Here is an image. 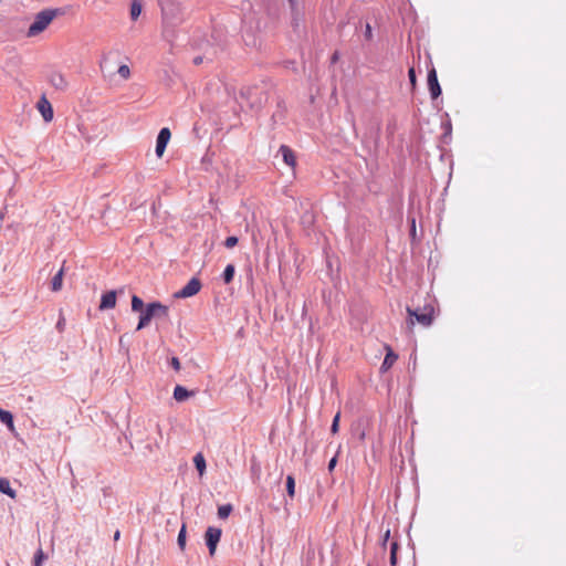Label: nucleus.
Returning <instances> with one entry per match:
<instances>
[{"label":"nucleus","mask_w":566,"mask_h":566,"mask_svg":"<svg viewBox=\"0 0 566 566\" xmlns=\"http://www.w3.org/2000/svg\"><path fill=\"white\" fill-rule=\"evenodd\" d=\"M163 19L167 24L176 25L182 20L181 4L177 0H158Z\"/></svg>","instance_id":"1"},{"label":"nucleus","mask_w":566,"mask_h":566,"mask_svg":"<svg viewBox=\"0 0 566 566\" xmlns=\"http://www.w3.org/2000/svg\"><path fill=\"white\" fill-rule=\"evenodd\" d=\"M56 10L45 9L35 14L34 21L30 24L28 29L29 36H35L42 31H44L51 21L55 18Z\"/></svg>","instance_id":"2"},{"label":"nucleus","mask_w":566,"mask_h":566,"mask_svg":"<svg viewBox=\"0 0 566 566\" xmlns=\"http://www.w3.org/2000/svg\"><path fill=\"white\" fill-rule=\"evenodd\" d=\"M163 311L165 310V305L158 301L148 303L144 310L140 312L138 324L136 329L140 331L145 328L153 318H156L155 311Z\"/></svg>","instance_id":"3"},{"label":"nucleus","mask_w":566,"mask_h":566,"mask_svg":"<svg viewBox=\"0 0 566 566\" xmlns=\"http://www.w3.org/2000/svg\"><path fill=\"white\" fill-rule=\"evenodd\" d=\"M407 312L410 316V324L413 325L412 317L416 318V321L423 325L429 326L432 323L433 319V307L428 305L423 307L422 312H419L418 310H412L410 307H407Z\"/></svg>","instance_id":"4"},{"label":"nucleus","mask_w":566,"mask_h":566,"mask_svg":"<svg viewBox=\"0 0 566 566\" xmlns=\"http://www.w3.org/2000/svg\"><path fill=\"white\" fill-rule=\"evenodd\" d=\"M201 282L198 277H191L188 283L175 293L176 298H188L196 295L201 290Z\"/></svg>","instance_id":"5"},{"label":"nucleus","mask_w":566,"mask_h":566,"mask_svg":"<svg viewBox=\"0 0 566 566\" xmlns=\"http://www.w3.org/2000/svg\"><path fill=\"white\" fill-rule=\"evenodd\" d=\"M221 530L218 527L209 526L205 534L206 545L209 549V554L212 556L216 553L217 545L221 538Z\"/></svg>","instance_id":"6"},{"label":"nucleus","mask_w":566,"mask_h":566,"mask_svg":"<svg viewBox=\"0 0 566 566\" xmlns=\"http://www.w3.org/2000/svg\"><path fill=\"white\" fill-rule=\"evenodd\" d=\"M427 83H428V90H429L431 98L432 99L438 98L442 94V90L439 84L437 71L434 67H431L428 71Z\"/></svg>","instance_id":"7"},{"label":"nucleus","mask_w":566,"mask_h":566,"mask_svg":"<svg viewBox=\"0 0 566 566\" xmlns=\"http://www.w3.org/2000/svg\"><path fill=\"white\" fill-rule=\"evenodd\" d=\"M171 133L168 127H163L156 138L155 153L157 157H161L166 150V147L170 140Z\"/></svg>","instance_id":"8"},{"label":"nucleus","mask_w":566,"mask_h":566,"mask_svg":"<svg viewBox=\"0 0 566 566\" xmlns=\"http://www.w3.org/2000/svg\"><path fill=\"white\" fill-rule=\"evenodd\" d=\"M116 300H117V292L115 290L107 291L102 294L98 308L101 311L114 308L116 305Z\"/></svg>","instance_id":"9"},{"label":"nucleus","mask_w":566,"mask_h":566,"mask_svg":"<svg viewBox=\"0 0 566 566\" xmlns=\"http://www.w3.org/2000/svg\"><path fill=\"white\" fill-rule=\"evenodd\" d=\"M38 109L41 113L44 122H51L53 119V108L51 103L46 99L45 96H42L38 102Z\"/></svg>","instance_id":"10"},{"label":"nucleus","mask_w":566,"mask_h":566,"mask_svg":"<svg viewBox=\"0 0 566 566\" xmlns=\"http://www.w3.org/2000/svg\"><path fill=\"white\" fill-rule=\"evenodd\" d=\"M279 153L282 155L283 161L287 166L294 167L296 165L295 154L291 147H289L286 145H281Z\"/></svg>","instance_id":"11"},{"label":"nucleus","mask_w":566,"mask_h":566,"mask_svg":"<svg viewBox=\"0 0 566 566\" xmlns=\"http://www.w3.org/2000/svg\"><path fill=\"white\" fill-rule=\"evenodd\" d=\"M397 359H398V355L390 347H387L386 356L380 365V371L381 373L388 371L392 367V365L396 363Z\"/></svg>","instance_id":"12"},{"label":"nucleus","mask_w":566,"mask_h":566,"mask_svg":"<svg viewBox=\"0 0 566 566\" xmlns=\"http://www.w3.org/2000/svg\"><path fill=\"white\" fill-rule=\"evenodd\" d=\"M49 81L56 90L65 91L67 87V82L60 72H52L49 76Z\"/></svg>","instance_id":"13"},{"label":"nucleus","mask_w":566,"mask_h":566,"mask_svg":"<svg viewBox=\"0 0 566 566\" xmlns=\"http://www.w3.org/2000/svg\"><path fill=\"white\" fill-rule=\"evenodd\" d=\"M193 392L189 391L186 387L177 385L174 389V399L178 402L187 400Z\"/></svg>","instance_id":"14"},{"label":"nucleus","mask_w":566,"mask_h":566,"mask_svg":"<svg viewBox=\"0 0 566 566\" xmlns=\"http://www.w3.org/2000/svg\"><path fill=\"white\" fill-rule=\"evenodd\" d=\"M0 493L14 499L17 496V492L11 488L10 481L6 478H0Z\"/></svg>","instance_id":"15"},{"label":"nucleus","mask_w":566,"mask_h":566,"mask_svg":"<svg viewBox=\"0 0 566 566\" xmlns=\"http://www.w3.org/2000/svg\"><path fill=\"white\" fill-rule=\"evenodd\" d=\"M193 464H195L197 471L199 472V474L202 475L207 468L206 460H205V457L202 455V453H197L193 457Z\"/></svg>","instance_id":"16"},{"label":"nucleus","mask_w":566,"mask_h":566,"mask_svg":"<svg viewBox=\"0 0 566 566\" xmlns=\"http://www.w3.org/2000/svg\"><path fill=\"white\" fill-rule=\"evenodd\" d=\"M63 282V269H60L56 274L52 277L51 286L52 291H60Z\"/></svg>","instance_id":"17"},{"label":"nucleus","mask_w":566,"mask_h":566,"mask_svg":"<svg viewBox=\"0 0 566 566\" xmlns=\"http://www.w3.org/2000/svg\"><path fill=\"white\" fill-rule=\"evenodd\" d=\"M142 10H143L142 2L138 1V0H133L132 4H130V18H132V20H134V21L137 20L138 17L142 13Z\"/></svg>","instance_id":"18"},{"label":"nucleus","mask_w":566,"mask_h":566,"mask_svg":"<svg viewBox=\"0 0 566 566\" xmlns=\"http://www.w3.org/2000/svg\"><path fill=\"white\" fill-rule=\"evenodd\" d=\"M234 273H235V268L233 264H228L224 270H223V273H222V280L226 284H229L233 277H234Z\"/></svg>","instance_id":"19"},{"label":"nucleus","mask_w":566,"mask_h":566,"mask_svg":"<svg viewBox=\"0 0 566 566\" xmlns=\"http://www.w3.org/2000/svg\"><path fill=\"white\" fill-rule=\"evenodd\" d=\"M0 421L11 429L13 428V415L10 411L0 409Z\"/></svg>","instance_id":"20"},{"label":"nucleus","mask_w":566,"mask_h":566,"mask_svg":"<svg viewBox=\"0 0 566 566\" xmlns=\"http://www.w3.org/2000/svg\"><path fill=\"white\" fill-rule=\"evenodd\" d=\"M233 507L231 504H223L218 507V517L221 520L228 518Z\"/></svg>","instance_id":"21"},{"label":"nucleus","mask_w":566,"mask_h":566,"mask_svg":"<svg viewBox=\"0 0 566 566\" xmlns=\"http://www.w3.org/2000/svg\"><path fill=\"white\" fill-rule=\"evenodd\" d=\"M145 307L144 301L138 295L132 296V311L142 312Z\"/></svg>","instance_id":"22"},{"label":"nucleus","mask_w":566,"mask_h":566,"mask_svg":"<svg viewBox=\"0 0 566 566\" xmlns=\"http://www.w3.org/2000/svg\"><path fill=\"white\" fill-rule=\"evenodd\" d=\"M286 492H287V495L293 499L294 495H295V479L293 475H287L286 476Z\"/></svg>","instance_id":"23"},{"label":"nucleus","mask_w":566,"mask_h":566,"mask_svg":"<svg viewBox=\"0 0 566 566\" xmlns=\"http://www.w3.org/2000/svg\"><path fill=\"white\" fill-rule=\"evenodd\" d=\"M186 534H187L186 524H182L179 530L178 537H177V544L181 551H184L186 547Z\"/></svg>","instance_id":"24"},{"label":"nucleus","mask_w":566,"mask_h":566,"mask_svg":"<svg viewBox=\"0 0 566 566\" xmlns=\"http://www.w3.org/2000/svg\"><path fill=\"white\" fill-rule=\"evenodd\" d=\"M399 549V544L397 541H392L390 543V565L396 566L397 565V552Z\"/></svg>","instance_id":"25"},{"label":"nucleus","mask_w":566,"mask_h":566,"mask_svg":"<svg viewBox=\"0 0 566 566\" xmlns=\"http://www.w3.org/2000/svg\"><path fill=\"white\" fill-rule=\"evenodd\" d=\"M45 559V555L41 548H39L33 557V566H42L43 562Z\"/></svg>","instance_id":"26"},{"label":"nucleus","mask_w":566,"mask_h":566,"mask_svg":"<svg viewBox=\"0 0 566 566\" xmlns=\"http://www.w3.org/2000/svg\"><path fill=\"white\" fill-rule=\"evenodd\" d=\"M339 419H340V415L339 412L336 413L333 418V421H332V426H331V431L332 433H337L338 432V429H339Z\"/></svg>","instance_id":"27"},{"label":"nucleus","mask_w":566,"mask_h":566,"mask_svg":"<svg viewBox=\"0 0 566 566\" xmlns=\"http://www.w3.org/2000/svg\"><path fill=\"white\" fill-rule=\"evenodd\" d=\"M238 242H239L238 237L231 235L226 239L224 247L228 249H231V248H234L238 244Z\"/></svg>","instance_id":"28"},{"label":"nucleus","mask_w":566,"mask_h":566,"mask_svg":"<svg viewBox=\"0 0 566 566\" xmlns=\"http://www.w3.org/2000/svg\"><path fill=\"white\" fill-rule=\"evenodd\" d=\"M117 73H118L123 78H125V80H126V78H128V77H129V75H130V70H129L128 65L123 64V65H120V66L118 67Z\"/></svg>","instance_id":"29"},{"label":"nucleus","mask_w":566,"mask_h":566,"mask_svg":"<svg viewBox=\"0 0 566 566\" xmlns=\"http://www.w3.org/2000/svg\"><path fill=\"white\" fill-rule=\"evenodd\" d=\"M442 127L444 129L443 138L446 139L447 137H451V133H452L451 122L447 120L446 123H442Z\"/></svg>","instance_id":"30"},{"label":"nucleus","mask_w":566,"mask_h":566,"mask_svg":"<svg viewBox=\"0 0 566 566\" xmlns=\"http://www.w3.org/2000/svg\"><path fill=\"white\" fill-rule=\"evenodd\" d=\"M170 366L176 370V371H179L180 370V361L178 359V357H171L170 359Z\"/></svg>","instance_id":"31"},{"label":"nucleus","mask_w":566,"mask_h":566,"mask_svg":"<svg viewBox=\"0 0 566 566\" xmlns=\"http://www.w3.org/2000/svg\"><path fill=\"white\" fill-rule=\"evenodd\" d=\"M364 35L367 41L371 40V38H373V31H371V27L369 23H366Z\"/></svg>","instance_id":"32"},{"label":"nucleus","mask_w":566,"mask_h":566,"mask_svg":"<svg viewBox=\"0 0 566 566\" xmlns=\"http://www.w3.org/2000/svg\"><path fill=\"white\" fill-rule=\"evenodd\" d=\"M408 76H409V80H410V83L412 85L416 84V81H417V77H416V72H415V69L413 67H410L409 71H408Z\"/></svg>","instance_id":"33"},{"label":"nucleus","mask_w":566,"mask_h":566,"mask_svg":"<svg viewBox=\"0 0 566 566\" xmlns=\"http://www.w3.org/2000/svg\"><path fill=\"white\" fill-rule=\"evenodd\" d=\"M389 537H390V530H387L381 538V546L384 549H386V545L388 543Z\"/></svg>","instance_id":"34"},{"label":"nucleus","mask_w":566,"mask_h":566,"mask_svg":"<svg viewBox=\"0 0 566 566\" xmlns=\"http://www.w3.org/2000/svg\"><path fill=\"white\" fill-rule=\"evenodd\" d=\"M168 312H169V308H168V306L165 305L164 312L159 311V310L158 311L156 310L155 311V315H156V317H167L168 316Z\"/></svg>","instance_id":"35"},{"label":"nucleus","mask_w":566,"mask_h":566,"mask_svg":"<svg viewBox=\"0 0 566 566\" xmlns=\"http://www.w3.org/2000/svg\"><path fill=\"white\" fill-rule=\"evenodd\" d=\"M336 463H337V458H336V457H333V458L329 460L328 465H327L328 471H333V470H334V468H335V465H336Z\"/></svg>","instance_id":"36"},{"label":"nucleus","mask_w":566,"mask_h":566,"mask_svg":"<svg viewBox=\"0 0 566 566\" xmlns=\"http://www.w3.org/2000/svg\"><path fill=\"white\" fill-rule=\"evenodd\" d=\"M410 234L412 237L416 235V220L415 219L411 220Z\"/></svg>","instance_id":"37"},{"label":"nucleus","mask_w":566,"mask_h":566,"mask_svg":"<svg viewBox=\"0 0 566 566\" xmlns=\"http://www.w3.org/2000/svg\"><path fill=\"white\" fill-rule=\"evenodd\" d=\"M202 61H203V56L198 55V56H196V57L193 59V64L199 65V64H201V63H202Z\"/></svg>","instance_id":"38"},{"label":"nucleus","mask_w":566,"mask_h":566,"mask_svg":"<svg viewBox=\"0 0 566 566\" xmlns=\"http://www.w3.org/2000/svg\"><path fill=\"white\" fill-rule=\"evenodd\" d=\"M64 324H65V323H64V319H59V322L56 323V328H57L59 331H62V329H63V327H64Z\"/></svg>","instance_id":"39"},{"label":"nucleus","mask_w":566,"mask_h":566,"mask_svg":"<svg viewBox=\"0 0 566 566\" xmlns=\"http://www.w3.org/2000/svg\"><path fill=\"white\" fill-rule=\"evenodd\" d=\"M120 537V532L117 530L115 533H114V541H118Z\"/></svg>","instance_id":"40"},{"label":"nucleus","mask_w":566,"mask_h":566,"mask_svg":"<svg viewBox=\"0 0 566 566\" xmlns=\"http://www.w3.org/2000/svg\"><path fill=\"white\" fill-rule=\"evenodd\" d=\"M338 60V53L335 52L333 55H332V62L335 63L336 61Z\"/></svg>","instance_id":"41"}]
</instances>
